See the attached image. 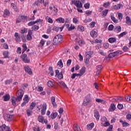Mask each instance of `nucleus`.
<instances>
[{"instance_id":"1","label":"nucleus","mask_w":131,"mask_h":131,"mask_svg":"<svg viewBox=\"0 0 131 131\" xmlns=\"http://www.w3.org/2000/svg\"><path fill=\"white\" fill-rule=\"evenodd\" d=\"M63 40V36L61 35H57L55 36L53 40V45L54 46H58L62 42Z\"/></svg>"},{"instance_id":"2","label":"nucleus","mask_w":131,"mask_h":131,"mask_svg":"<svg viewBox=\"0 0 131 131\" xmlns=\"http://www.w3.org/2000/svg\"><path fill=\"white\" fill-rule=\"evenodd\" d=\"M16 95L15 101L16 102H20L22 100L23 96H24V91L22 89H19L16 91Z\"/></svg>"},{"instance_id":"3","label":"nucleus","mask_w":131,"mask_h":131,"mask_svg":"<svg viewBox=\"0 0 131 131\" xmlns=\"http://www.w3.org/2000/svg\"><path fill=\"white\" fill-rule=\"evenodd\" d=\"M107 118H105V117H103L101 118V126H108V125H110V123L109 122L107 121Z\"/></svg>"},{"instance_id":"4","label":"nucleus","mask_w":131,"mask_h":131,"mask_svg":"<svg viewBox=\"0 0 131 131\" xmlns=\"http://www.w3.org/2000/svg\"><path fill=\"white\" fill-rule=\"evenodd\" d=\"M20 58L21 59L23 62H24V63H28L30 62V59H28L27 54H24L20 56Z\"/></svg>"},{"instance_id":"5","label":"nucleus","mask_w":131,"mask_h":131,"mask_svg":"<svg viewBox=\"0 0 131 131\" xmlns=\"http://www.w3.org/2000/svg\"><path fill=\"white\" fill-rule=\"evenodd\" d=\"M72 3L73 5H75L77 8H82V3L80 1L73 0Z\"/></svg>"},{"instance_id":"6","label":"nucleus","mask_w":131,"mask_h":131,"mask_svg":"<svg viewBox=\"0 0 131 131\" xmlns=\"http://www.w3.org/2000/svg\"><path fill=\"white\" fill-rule=\"evenodd\" d=\"M90 102H91V96L90 95H88L84 99L83 102V105H84V106H88V105L90 104Z\"/></svg>"},{"instance_id":"7","label":"nucleus","mask_w":131,"mask_h":131,"mask_svg":"<svg viewBox=\"0 0 131 131\" xmlns=\"http://www.w3.org/2000/svg\"><path fill=\"white\" fill-rule=\"evenodd\" d=\"M37 120L41 123H45L46 124L48 123V120H45V118L42 116H38Z\"/></svg>"},{"instance_id":"8","label":"nucleus","mask_w":131,"mask_h":131,"mask_svg":"<svg viewBox=\"0 0 131 131\" xmlns=\"http://www.w3.org/2000/svg\"><path fill=\"white\" fill-rule=\"evenodd\" d=\"M4 118L6 121H12L13 115L5 114L4 115Z\"/></svg>"},{"instance_id":"9","label":"nucleus","mask_w":131,"mask_h":131,"mask_svg":"<svg viewBox=\"0 0 131 131\" xmlns=\"http://www.w3.org/2000/svg\"><path fill=\"white\" fill-rule=\"evenodd\" d=\"M47 111V103H43L42 108L41 110V114L45 115L46 114V111Z\"/></svg>"},{"instance_id":"10","label":"nucleus","mask_w":131,"mask_h":131,"mask_svg":"<svg viewBox=\"0 0 131 131\" xmlns=\"http://www.w3.org/2000/svg\"><path fill=\"white\" fill-rule=\"evenodd\" d=\"M14 37L15 38V40H16V41L17 42H18V41H21V37H20V34L18 33L17 32H15L14 33Z\"/></svg>"},{"instance_id":"11","label":"nucleus","mask_w":131,"mask_h":131,"mask_svg":"<svg viewBox=\"0 0 131 131\" xmlns=\"http://www.w3.org/2000/svg\"><path fill=\"white\" fill-rule=\"evenodd\" d=\"M25 71L29 75H32V70H31V69L29 66L25 67Z\"/></svg>"},{"instance_id":"12","label":"nucleus","mask_w":131,"mask_h":131,"mask_svg":"<svg viewBox=\"0 0 131 131\" xmlns=\"http://www.w3.org/2000/svg\"><path fill=\"white\" fill-rule=\"evenodd\" d=\"M31 35H32V31H31V30H29L28 31V33L27 35V40L29 41L32 39V36Z\"/></svg>"},{"instance_id":"13","label":"nucleus","mask_w":131,"mask_h":131,"mask_svg":"<svg viewBox=\"0 0 131 131\" xmlns=\"http://www.w3.org/2000/svg\"><path fill=\"white\" fill-rule=\"evenodd\" d=\"M41 19H38L34 21H30L28 24V26H32V25H34V24H36V23H39V22H41Z\"/></svg>"},{"instance_id":"14","label":"nucleus","mask_w":131,"mask_h":131,"mask_svg":"<svg viewBox=\"0 0 131 131\" xmlns=\"http://www.w3.org/2000/svg\"><path fill=\"white\" fill-rule=\"evenodd\" d=\"M116 110V106H115V104L114 103H112L111 104L108 111L109 112H113V111H115Z\"/></svg>"},{"instance_id":"15","label":"nucleus","mask_w":131,"mask_h":131,"mask_svg":"<svg viewBox=\"0 0 131 131\" xmlns=\"http://www.w3.org/2000/svg\"><path fill=\"white\" fill-rule=\"evenodd\" d=\"M90 35L93 38H96L98 36V33L94 30H92L90 32Z\"/></svg>"},{"instance_id":"16","label":"nucleus","mask_w":131,"mask_h":131,"mask_svg":"<svg viewBox=\"0 0 131 131\" xmlns=\"http://www.w3.org/2000/svg\"><path fill=\"white\" fill-rule=\"evenodd\" d=\"M93 54H94V52H93V51H89L85 53L86 55H85V57L87 58L88 59H91V58H92V56H93Z\"/></svg>"},{"instance_id":"17","label":"nucleus","mask_w":131,"mask_h":131,"mask_svg":"<svg viewBox=\"0 0 131 131\" xmlns=\"http://www.w3.org/2000/svg\"><path fill=\"white\" fill-rule=\"evenodd\" d=\"M51 101L54 107H57V104H56V98L54 96L51 97Z\"/></svg>"},{"instance_id":"18","label":"nucleus","mask_w":131,"mask_h":131,"mask_svg":"<svg viewBox=\"0 0 131 131\" xmlns=\"http://www.w3.org/2000/svg\"><path fill=\"white\" fill-rule=\"evenodd\" d=\"M94 117L96 119V120L99 121L100 119V114L97 110L94 111Z\"/></svg>"},{"instance_id":"19","label":"nucleus","mask_w":131,"mask_h":131,"mask_svg":"<svg viewBox=\"0 0 131 131\" xmlns=\"http://www.w3.org/2000/svg\"><path fill=\"white\" fill-rule=\"evenodd\" d=\"M102 66L101 65H99L96 66V69L97 71L96 72V75H99L100 73H101V70H102Z\"/></svg>"},{"instance_id":"20","label":"nucleus","mask_w":131,"mask_h":131,"mask_svg":"<svg viewBox=\"0 0 131 131\" xmlns=\"http://www.w3.org/2000/svg\"><path fill=\"white\" fill-rule=\"evenodd\" d=\"M3 16L4 18H7V17L10 16V11L8 9H5L4 11Z\"/></svg>"},{"instance_id":"21","label":"nucleus","mask_w":131,"mask_h":131,"mask_svg":"<svg viewBox=\"0 0 131 131\" xmlns=\"http://www.w3.org/2000/svg\"><path fill=\"white\" fill-rule=\"evenodd\" d=\"M114 31L115 32H116V33H119L121 31V27L120 26H116L114 29Z\"/></svg>"},{"instance_id":"22","label":"nucleus","mask_w":131,"mask_h":131,"mask_svg":"<svg viewBox=\"0 0 131 131\" xmlns=\"http://www.w3.org/2000/svg\"><path fill=\"white\" fill-rule=\"evenodd\" d=\"M121 8H123V5L121 4H117L114 6V9L115 10H119L120 9H121Z\"/></svg>"},{"instance_id":"23","label":"nucleus","mask_w":131,"mask_h":131,"mask_svg":"<svg viewBox=\"0 0 131 131\" xmlns=\"http://www.w3.org/2000/svg\"><path fill=\"white\" fill-rule=\"evenodd\" d=\"M3 98L4 99V102H8V101H9V100H10V94H6L5 96H3Z\"/></svg>"},{"instance_id":"24","label":"nucleus","mask_w":131,"mask_h":131,"mask_svg":"<svg viewBox=\"0 0 131 131\" xmlns=\"http://www.w3.org/2000/svg\"><path fill=\"white\" fill-rule=\"evenodd\" d=\"M116 38L115 37H111L108 39V41L110 43H114V42H116Z\"/></svg>"},{"instance_id":"25","label":"nucleus","mask_w":131,"mask_h":131,"mask_svg":"<svg viewBox=\"0 0 131 131\" xmlns=\"http://www.w3.org/2000/svg\"><path fill=\"white\" fill-rule=\"evenodd\" d=\"M85 67H82L81 69V70H80L79 73L81 74V75H83L84 74V73H85Z\"/></svg>"},{"instance_id":"26","label":"nucleus","mask_w":131,"mask_h":131,"mask_svg":"<svg viewBox=\"0 0 131 131\" xmlns=\"http://www.w3.org/2000/svg\"><path fill=\"white\" fill-rule=\"evenodd\" d=\"M126 24L127 25H131V19L129 16L126 17Z\"/></svg>"},{"instance_id":"27","label":"nucleus","mask_w":131,"mask_h":131,"mask_svg":"<svg viewBox=\"0 0 131 131\" xmlns=\"http://www.w3.org/2000/svg\"><path fill=\"white\" fill-rule=\"evenodd\" d=\"M56 22H59V23H64L65 22V19L62 17H59L56 19Z\"/></svg>"},{"instance_id":"28","label":"nucleus","mask_w":131,"mask_h":131,"mask_svg":"<svg viewBox=\"0 0 131 131\" xmlns=\"http://www.w3.org/2000/svg\"><path fill=\"white\" fill-rule=\"evenodd\" d=\"M59 84H60V86L61 88H63L64 89H67V85H66V84H65V82H64L63 81H60L59 82Z\"/></svg>"},{"instance_id":"29","label":"nucleus","mask_w":131,"mask_h":131,"mask_svg":"<svg viewBox=\"0 0 131 131\" xmlns=\"http://www.w3.org/2000/svg\"><path fill=\"white\" fill-rule=\"evenodd\" d=\"M57 116H58V113H57V112L52 113L51 114V118L52 119H56V117H57Z\"/></svg>"},{"instance_id":"30","label":"nucleus","mask_w":131,"mask_h":131,"mask_svg":"<svg viewBox=\"0 0 131 131\" xmlns=\"http://www.w3.org/2000/svg\"><path fill=\"white\" fill-rule=\"evenodd\" d=\"M11 6L12 8H13V9H14V11H15V12H19V10H18L17 9V6H16V5H15V4L11 3Z\"/></svg>"},{"instance_id":"31","label":"nucleus","mask_w":131,"mask_h":131,"mask_svg":"<svg viewBox=\"0 0 131 131\" xmlns=\"http://www.w3.org/2000/svg\"><path fill=\"white\" fill-rule=\"evenodd\" d=\"M23 100L24 102L28 103L30 101L29 98H28V95H25L24 97Z\"/></svg>"},{"instance_id":"32","label":"nucleus","mask_w":131,"mask_h":131,"mask_svg":"<svg viewBox=\"0 0 131 131\" xmlns=\"http://www.w3.org/2000/svg\"><path fill=\"white\" fill-rule=\"evenodd\" d=\"M94 126H95V124H94V123H91V124L87 125L88 129H93Z\"/></svg>"},{"instance_id":"33","label":"nucleus","mask_w":131,"mask_h":131,"mask_svg":"<svg viewBox=\"0 0 131 131\" xmlns=\"http://www.w3.org/2000/svg\"><path fill=\"white\" fill-rule=\"evenodd\" d=\"M78 43L79 46L82 47V46H83V45H84L85 43V42H84V40H83L82 39H80L78 41Z\"/></svg>"},{"instance_id":"34","label":"nucleus","mask_w":131,"mask_h":131,"mask_svg":"<svg viewBox=\"0 0 131 131\" xmlns=\"http://www.w3.org/2000/svg\"><path fill=\"white\" fill-rule=\"evenodd\" d=\"M46 19L48 23H51V24H53V19L51 18V17H50L49 16H47Z\"/></svg>"},{"instance_id":"35","label":"nucleus","mask_w":131,"mask_h":131,"mask_svg":"<svg viewBox=\"0 0 131 131\" xmlns=\"http://www.w3.org/2000/svg\"><path fill=\"white\" fill-rule=\"evenodd\" d=\"M115 56H117V54L116 53V51L112 53H110L108 55V57L109 58H114V57H115Z\"/></svg>"},{"instance_id":"36","label":"nucleus","mask_w":131,"mask_h":131,"mask_svg":"<svg viewBox=\"0 0 131 131\" xmlns=\"http://www.w3.org/2000/svg\"><path fill=\"white\" fill-rule=\"evenodd\" d=\"M127 34V32H123L120 34L118 36L119 38H121V37H123L124 35H126Z\"/></svg>"},{"instance_id":"37","label":"nucleus","mask_w":131,"mask_h":131,"mask_svg":"<svg viewBox=\"0 0 131 131\" xmlns=\"http://www.w3.org/2000/svg\"><path fill=\"white\" fill-rule=\"evenodd\" d=\"M9 54H10V52L8 51H4L3 52V56H4V58H9Z\"/></svg>"},{"instance_id":"38","label":"nucleus","mask_w":131,"mask_h":131,"mask_svg":"<svg viewBox=\"0 0 131 131\" xmlns=\"http://www.w3.org/2000/svg\"><path fill=\"white\" fill-rule=\"evenodd\" d=\"M22 47H23V50H22V54L24 53V52L26 51V50H27V46H26V44L24 43L22 45Z\"/></svg>"},{"instance_id":"39","label":"nucleus","mask_w":131,"mask_h":131,"mask_svg":"<svg viewBox=\"0 0 131 131\" xmlns=\"http://www.w3.org/2000/svg\"><path fill=\"white\" fill-rule=\"evenodd\" d=\"M108 10L107 9H106L105 10H103L102 12V17H105L106 16H107V14H108Z\"/></svg>"},{"instance_id":"40","label":"nucleus","mask_w":131,"mask_h":131,"mask_svg":"<svg viewBox=\"0 0 131 131\" xmlns=\"http://www.w3.org/2000/svg\"><path fill=\"white\" fill-rule=\"evenodd\" d=\"M78 30H79V31L83 32V31H84V27H83V26H78Z\"/></svg>"},{"instance_id":"41","label":"nucleus","mask_w":131,"mask_h":131,"mask_svg":"<svg viewBox=\"0 0 131 131\" xmlns=\"http://www.w3.org/2000/svg\"><path fill=\"white\" fill-rule=\"evenodd\" d=\"M57 66L60 67L61 68L63 67V62H62V59L59 60V61L57 62Z\"/></svg>"},{"instance_id":"42","label":"nucleus","mask_w":131,"mask_h":131,"mask_svg":"<svg viewBox=\"0 0 131 131\" xmlns=\"http://www.w3.org/2000/svg\"><path fill=\"white\" fill-rule=\"evenodd\" d=\"M111 19L112 21H113L114 23H118V20H116V18H115V17L113 15L111 16Z\"/></svg>"},{"instance_id":"43","label":"nucleus","mask_w":131,"mask_h":131,"mask_svg":"<svg viewBox=\"0 0 131 131\" xmlns=\"http://www.w3.org/2000/svg\"><path fill=\"white\" fill-rule=\"evenodd\" d=\"M57 77L58 79H62L63 78V72H61L60 73H59V74L57 75Z\"/></svg>"},{"instance_id":"44","label":"nucleus","mask_w":131,"mask_h":131,"mask_svg":"<svg viewBox=\"0 0 131 131\" xmlns=\"http://www.w3.org/2000/svg\"><path fill=\"white\" fill-rule=\"evenodd\" d=\"M16 98L13 97L11 99V103L13 106H16Z\"/></svg>"},{"instance_id":"45","label":"nucleus","mask_w":131,"mask_h":131,"mask_svg":"<svg viewBox=\"0 0 131 131\" xmlns=\"http://www.w3.org/2000/svg\"><path fill=\"white\" fill-rule=\"evenodd\" d=\"M12 81H13L12 79L7 80L5 81V84H10V83H12Z\"/></svg>"},{"instance_id":"46","label":"nucleus","mask_w":131,"mask_h":131,"mask_svg":"<svg viewBox=\"0 0 131 131\" xmlns=\"http://www.w3.org/2000/svg\"><path fill=\"white\" fill-rule=\"evenodd\" d=\"M34 107H35V103L32 102L30 106V109H31V110H33V109H34Z\"/></svg>"},{"instance_id":"47","label":"nucleus","mask_w":131,"mask_h":131,"mask_svg":"<svg viewBox=\"0 0 131 131\" xmlns=\"http://www.w3.org/2000/svg\"><path fill=\"white\" fill-rule=\"evenodd\" d=\"M74 29H75V26H74L72 24H71L70 28H69L68 30L69 31H72V30H74Z\"/></svg>"},{"instance_id":"48","label":"nucleus","mask_w":131,"mask_h":131,"mask_svg":"<svg viewBox=\"0 0 131 131\" xmlns=\"http://www.w3.org/2000/svg\"><path fill=\"white\" fill-rule=\"evenodd\" d=\"M33 30L34 31H37L39 29V27L38 26L35 25L32 27Z\"/></svg>"},{"instance_id":"49","label":"nucleus","mask_w":131,"mask_h":131,"mask_svg":"<svg viewBox=\"0 0 131 131\" xmlns=\"http://www.w3.org/2000/svg\"><path fill=\"white\" fill-rule=\"evenodd\" d=\"M98 53L100 54V55H101V56H106V53H104V51L102 50H100L98 51Z\"/></svg>"},{"instance_id":"50","label":"nucleus","mask_w":131,"mask_h":131,"mask_svg":"<svg viewBox=\"0 0 131 131\" xmlns=\"http://www.w3.org/2000/svg\"><path fill=\"white\" fill-rule=\"evenodd\" d=\"M48 85L49 88H53L54 84H53V82H52V81H49L48 82Z\"/></svg>"},{"instance_id":"51","label":"nucleus","mask_w":131,"mask_h":131,"mask_svg":"<svg viewBox=\"0 0 131 131\" xmlns=\"http://www.w3.org/2000/svg\"><path fill=\"white\" fill-rule=\"evenodd\" d=\"M27 114L28 116H31V115L32 114V111H31L30 110H27Z\"/></svg>"},{"instance_id":"52","label":"nucleus","mask_w":131,"mask_h":131,"mask_svg":"<svg viewBox=\"0 0 131 131\" xmlns=\"http://www.w3.org/2000/svg\"><path fill=\"white\" fill-rule=\"evenodd\" d=\"M52 30H53V31H56V32H58V31H59V30H60V27H54Z\"/></svg>"},{"instance_id":"53","label":"nucleus","mask_w":131,"mask_h":131,"mask_svg":"<svg viewBox=\"0 0 131 131\" xmlns=\"http://www.w3.org/2000/svg\"><path fill=\"white\" fill-rule=\"evenodd\" d=\"M5 129H6V125L3 124L0 126V131H5Z\"/></svg>"},{"instance_id":"54","label":"nucleus","mask_w":131,"mask_h":131,"mask_svg":"<svg viewBox=\"0 0 131 131\" xmlns=\"http://www.w3.org/2000/svg\"><path fill=\"white\" fill-rule=\"evenodd\" d=\"M16 52L17 53V54H19V55H21V53H22L21 48L18 47L16 50Z\"/></svg>"},{"instance_id":"55","label":"nucleus","mask_w":131,"mask_h":131,"mask_svg":"<svg viewBox=\"0 0 131 131\" xmlns=\"http://www.w3.org/2000/svg\"><path fill=\"white\" fill-rule=\"evenodd\" d=\"M72 62V61L71 60V59H68L67 62V66L69 67V66H70V65H71Z\"/></svg>"},{"instance_id":"56","label":"nucleus","mask_w":131,"mask_h":131,"mask_svg":"<svg viewBox=\"0 0 131 131\" xmlns=\"http://www.w3.org/2000/svg\"><path fill=\"white\" fill-rule=\"evenodd\" d=\"M103 48L104 49H108L109 48V43L105 42L103 43Z\"/></svg>"},{"instance_id":"57","label":"nucleus","mask_w":131,"mask_h":131,"mask_svg":"<svg viewBox=\"0 0 131 131\" xmlns=\"http://www.w3.org/2000/svg\"><path fill=\"white\" fill-rule=\"evenodd\" d=\"M88 22H92V18H86L84 20V23H88Z\"/></svg>"},{"instance_id":"58","label":"nucleus","mask_w":131,"mask_h":131,"mask_svg":"<svg viewBox=\"0 0 131 131\" xmlns=\"http://www.w3.org/2000/svg\"><path fill=\"white\" fill-rule=\"evenodd\" d=\"M114 29V26H113V25H110L108 26V30L110 31H112V30H113V29Z\"/></svg>"},{"instance_id":"59","label":"nucleus","mask_w":131,"mask_h":131,"mask_svg":"<svg viewBox=\"0 0 131 131\" xmlns=\"http://www.w3.org/2000/svg\"><path fill=\"white\" fill-rule=\"evenodd\" d=\"M125 100L127 102H130L131 101V97L130 96H127L125 97Z\"/></svg>"},{"instance_id":"60","label":"nucleus","mask_w":131,"mask_h":131,"mask_svg":"<svg viewBox=\"0 0 131 131\" xmlns=\"http://www.w3.org/2000/svg\"><path fill=\"white\" fill-rule=\"evenodd\" d=\"M78 22V19H77V18L74 17L73 18V23L74 24H77V23Z\"/></svg>"},{"instance_id":"61","label":"nucleus","mask_w":131,"mask_h":131,"mask_svg":"<svg viewBox=\"0 0 131 131\" xmlns=\"http://www.w3.org/2000/svg\"><path fill=\"white\" fill-rule=\"evenodd\" d=\"M122 17H123L122 13H119L118 14V18L119 20H121V19H122Z\"/></svg>"},{"instance_id":"62","label":"nucleus","mask_w":131,"mask_h":131,"mask_svg":"<svg viewBox=\"0 0 131 131\" xmlns=\"http://www.w3.org/2000/svg\"><path fill=\"white\" fill-rule=\"evenodd\" d=\"M113 125H111L108 127V128L106 129V131H113Z\"/></svg>"},{"instance_id":"63","label":"nucleus","mask_w":131,"mask_h":131,"mask_svg":"<svg viewBox=\"0 0 131 131\" xmlns=\"http://www.w3.org/2000/svg\"><path fill=\"white\" fill-rule=\"evenodd\" d=\"M117 108L119 109V110H121V109H123V105L122 104H119L117 106Z\"/></svg>"},{"instance_id":"64","label":"nucleus","mask_w":131,"mask_h":131,"mask_svg":"<svg viewBox=\"0 0 131 131\" xmlns=\"http://www.w3.org/2000/svg\"><path fill=\"white\" fill-rule=\"evenodd\" d=\"M84 7L85 9H90V3H86L84 4Z\"/></svg>"}]
</instances>
